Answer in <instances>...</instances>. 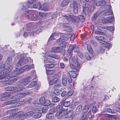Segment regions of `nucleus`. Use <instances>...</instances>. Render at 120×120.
Masks as SVG:
<instances>
[{"mask_svg":"<svg viewBox=\"0 0 120 120\" xmlns=\"http://www.w3.org/2000/svg\"><path fill=\"white\" fill-rule=\"evenodd\" d=\"M21 73V72L20 68H16L14 71H12L9 74L6 75H2L0 76V82H3L4 84L10 85L9 82L10 78L15 76L16 75H19Z\"/></svg>","mask_w":120,"mask_h":120,"instance_id":"f257e3e1","label":"nucleus"},{"mask_svg":"<svg viewBox=\"0 0 120 120\" xmlns=\"http://www.w3.org/2000/svg\"><path fill=\"white\" fill-rule=\"evenodd\" d=\"M29 93L28 92H26L24 93H21L14 96V100H11L4 102V105H7L11 104H12L16 102H18L19 101V99L24 97L26 95L28 94Z\"/></svg>","mask_w":120,"mask_h":120,"instance_id":"f03ea898","label":"nucleus"},{"mask_svg":"<svg viewBox=\"0 0 120 120\" xmlns=\"http://www.w3.org/2000/svg\"><path fill=\"white\" fill-rule=\"evenodd\" d=\"M54 107L55 110L57 111L56 114V116H59L60 118H63L66 112V110L62 108V106L60 105H58Z\"/></svg>","mask_w":120,"mask_h":120,"instance_id":"7ed1b4c3","label":"nucleus"},{"mask_svg":"<svg viewBox=\"0 0 120 120\" xmlns=\"http://www.w3.org/2000/svg\"><path fill=\"white\" fill-rule=\"evenodd\" d=\"M35 78L32 76H29L26 78H25L21 80V83L18 86L20 85V87H22V90L23 89V88L24 86H25L28 84L30 81L34 80ZM21 87H20V88Z\"/></svg>","mask_w":120,"mask_h":120,"instance_id":"20e7f679","label":"nucleus"},{"mask_svg":"<svg viewBox=\"0 0 120 120\" xmlns=\"http://www.w3.org/2000/svg\"><path fill=\"white\" fill-rule=\"evenodd\" d=\"M79 6V3L74 0H73L72 3H71L70 5V7L71 8H73V12L75 14H76L78 13V9Z\"/></svg>","mask_w":120,"mask_h":120,"instance_id":"39448f33","label":"nucleus"},{"mask_svg":"<svg viewBox=\"0 0 120 120\" xmlns=\"http://www.w3.org/2000/svg\"><path fill=\"white\" fill-rule=\"evenodd\" d=\"M21 85L18 86V87H16L15 86H8L6 87L5 88V90L7 91H15L17 90L18 91H21L22 90V87L20 88Z\"/></svg>","mask_w":120,"mask_h":120,"instance_id":"423d86ee","label":"nucleus"},{"mask_svg":"<svg viewBox=\"0 0 120 120\" xmlns=\"http://www.w3.org/2000/svg\"><path fill=\"white\" fill-rule=\"evenodd\" d=\"M64 18L67 19L68 21L69 22L74 21L76 22L78 19V17L76 16L73 15H70L69 16H67L66 15L63 16Z\"/></svg>","mask_w":120,"mask_h":120,"instance_id":"0eeeda50","label":"nucleus"},{"mask_svg":"<svg viewBox=\"0 0 120 120\" xmlns=\"http://www.w3.org/2000/svg\"><path fill=\"white\" fill-rule=\"evenodd\" d=\"M13 68L12 65H10L7 69H4V70H3L0 71V76L8 75V73Z\"/></svg>","mask_w":120,"mask_h":120,"instance_id":"6e6552de","label":"nucleus"},{"mask_svg":"<svg viewBox=\"0 0 120 120\" xmlns=\"http://www.w3.org/2000/svg\"><path fill=\"white\" fill-rule=\"evenodd\" d=\"M77 65L75 64H71L70 65V68L71 69L74 70L75 71H78L79 69H80V67H79L80 65V63L78 62L77 61H76Z\"/></svg>","mask_w":120,"mask_h":120,"instance_id":"1a4fd4ad","label":"nucleus"},{"mask_svg":"<svg viewBox=\"0 0 120 120\" xmlns=\"http://www.w3.org/2000/svg\"><path fill=\"white\" fill-rule=\"evenodd\" d=\"M61 50L63 52V55L65 54V50L62 49L60 47H52V51L55 53H59L61 52Z\"/></svg>","mask_w":120,"mask_h":120,"instance_id":"9d476101","label":"nucleus"},{"mask_svg":"<svg viewBox=\"0 0 120 120\" xmlns=\"http://www.w3.org/2000/svg\"><path fill=\"white\" fill-rule=\"evenodd\" d=\"M11 95L7 93L3 94L0 98V100L2 101H4L11 98Z\"/></svg>","mask_w":120,"mask_h":120,"instance_id":"9b49d317","label":"nucleus"},{"mask_svg":"<svg viewBox=\"0 0 120 120\" xmlns=\"http://www.w3.org/2000/svg\"><path fill=\"white\" fill-rule=\"evenodd\" d=\"M40 110L39 111L38 110L37 111H33L34 113L32 115V117L34 118L38 119L40 118L41 116V114L40 112Z\"/></svg>","mask_w":120,"mask_h":120,"instance_id":"f8f14e48","label":"nucleus"},{"mask_svg":"<svg viewBox=\"0 0 120 120\" xmlns=\"http://www.w3.org/2000/svg\"><path fill=\"white\" fill-rule=\"evenodd\" d=\"M23 112L22 111H19L16 113L14 114H13L11 116L12 118H16L19 116L23 118Z\"/></svg>","mask_w":120,"mask_h":120,"instance_id":"ddd939ff","label":"nucleus"},{"mask_svg":"<svg viewBox=\"0 0 120 120\" xmlns=\"http://www.w3.org/2000/svg\"><path fill=\"white\" fill-rule=\"evenodd\" d=\"M73 112L72 110H71L69 111L67 113V112L65 113L63 118L64 117L65 118H68L72 117H73Z\"/></svg>","mask_w":120,"mask_h":120,"instance_id":"4468645a","label":"nucleus"},{"mask_svg":"<svg viewBox=\"0 0 120 120\" xmlns=\"http://www.w3.org/2000/svg\"><path fill=\"white\" fill-rule=\"evenodd\" d=\"M34 67V65L33 64H32L30 65H27L23 67L22 69H21L20 68V69L21 72H22V71L21 70H23L24 71H28L31 68H33Z\"/></svg>","mask_w":120,"mask_h":120,"instance_id":"2eb2a0df","label":"nucleus"},{"mask_svg":"<svg viewBox=\"0 0 120 120\" xmlns=\"http://www.w3.org/2000/svg\"><path fill=\"white\" fill-rule=\"evenodd\" d=\"M35 30L33 32H30L29 33L31 35H32L33 36H35L36 35V34H38L41 31V30L37 28H35Z\"/></svg>","mask_w":120,"mask_h":120,"instance_id":"dca6fc26","label":"nucleus"},{"mask_svg":"<svg viewBox=\"0 0 120 120\" xmlns=\"http://www.w3.org/2000/svg\"><path fill=\"white\" fill-rule=\"evenodd\" d=\"M39 10H43L44 11H47L48 10V8L47 4L46 3L43 4L42 5L40 6V8L39 9Z\"/></svg>","mask_w":120,"mask_h":120,"instance_id":"f3484780","label":"nucleus"},{"mask_svg":"<svg viewBox=\"0 0 120 120\" xmlns=\"http://www.w3.org/2000/svg\"><path fill=\"white\" fill-rule=\"evenodd\" d=\"M85 8L83 9V11L85 14L87 13L90 7L89 4L88 3H85Z\"/></svg>","mask_w":120,"mask_h":120,"instance_id":"a211bd4d","label":"nucleus"},{"mask_svg":"<svg viewBox=\"0 0 120 120\" xmlns=\"http://www.w3.org/2000/svg\"><path fill=\"white\" fill-rule=\"evenodd\" d=\"M106 2L104 0H101L98 1L96 4V5L97 6H104L106 4Z\"/></svg>","mask_w":120,"mask_h":120,"instance_id":"6ab92c4d","label":"nucleus"},{"mask_svg":"<svg viewBox=\"0 0 120 120\" xmlns=\"http://www.w3.org/2000/svg\"><path fill=\"white\" fill-rule=\"evenodd\" d=\"M34 113V112L33 111H30L26 113L25 114H24L23 115V118L30 117Z\"/></svg>","mask_w":120,"mask_h":120,"instance_id":"aec40b11","label":"nucleus"},{"mask_svg":"<svg viewBox=\"0 0 120 120\" xmlns=\"http://www.w3.org/2000/svg\"><path fill=\"white\" fill-rule=\"evenodd\" d=\"M89 107L88 106H85L83 108L82 112H83V115L81 116L82 117L85 116L88 110Z\"/></svg>","mask_w":120,"mask_h":120,"instance_id":"412c9836","label":"nucleus"},{"mask_svg":"<svg viewBox=\"0 0 120 120\" xmlns=\"http://www.w3.org/2000/svg\"><path fill=\"white\" fill-rule=\"evenodd\" d=\"M31 11H29L28 13H31ZM25 16L26 17H27L29 19L32 20H34V16L32 14H30L29 15L28 14L25 15Z\"/></svg>","mask_w":120,"mask_h":120,"instance_id":"4be33fe9","label":"nucleus"},{"mask_svg":"<svg viewBox=\"0 0 120 120\" xmlns=\"http://www.w3.org/2000/svg\"><path fill=\"white\" fill-rule=\"evenodd\" d=\"M69 38L67 37H62L58 39L57 40V41L58 43L67 40Z\"/></svg>","mask_w":120,"mask_h":120,"instance_id":"5701e85b","label":"nucleus"},{"mask_svg":"<svg viewBox=\"0 0 120 120\" xmlns=\"http://www.w3.org/2000/svg\"><path fill=\"white\" fill-rule=\"evenodd\" d=\"M82 106L81 105H79L77 108L76 110V113L78 114L81 112L82 109Z\"/></svg>","mask_w":120,"mask_h":120,"instance_id":"b1692460","label":"nucleus"},{"mask_svg":"<svg viewBox=\"0 0 120 120\" xmlns=\"http://www.w3.org/2000/svg\"><path fill=\"white\" fill-rule=\"evenodd\" d=\"M24 57H22L19 60V61L17 63V65L19 67L22 66L23 64L24 60Z\"/></svg>","mask_w":120,"mask_h":120,"instance_id":"393cba45","label":"nucleus"},{"mask_svg":"<svg viewBox=\"0 0 120 120\" xmlns=\"http://www.w3.org/2000/svg\"><path fill=\"white\" fill-rule=\"evenodd\" d=\"M58 80L57 78H55L51 80H50L49 82L50 85H52L56 83Z\"/></svg>","mask_w":120,"mask_h":120,"instance_id":"a878e982","label":"nucleus"},{"mask_svg":"<svg viewBox=\"0 0 120 120\" xmlns=\"http://www.w3.org/2000/svg\"><path fill=\"white\" fill-rule=\"evenodd\" d=\"M37 84V82L36 81H34L32 82L30 84L28 85L26 88H29L33 87L35 86Z\"/></svg>","mask_w":120,"mask_h":120,"instance_id":"bb28decb","label":"nucleus"},{"mask_svg":"<svg viewBox=\"0 0 120 120\" xmlns=\"http://www.w3.org/2000/svg\"><path fill=\"white\" fill-rule=\"evenodd\" d=\"M56 70H46V72L47 75H51L56 72Z\"/></svg>","mask_w":120,"mask_h":120,"instance_id":"cd10ccee","label":"nucleus"},{"mask_svg":"<svg viewBox=\"0 0 120 120\" xmlns=\"http://www.w3.org/2000/svg\"><path fill=\"white\" fill-rule=\"evenodd\" d=\"M76 47V46L71 45L70 46L68 49V53H70L73 49H74Z\"/></svg>","mask_w":120,"mask_h":120,"instance_id":"c85d7f7f","label":"nucleus"},{"mask_svg":"<svg viewBox=\"0 0 120 120\" xmlns=\"http://www.w3.org/2000/svg\"><path fill=\"white\" fill-rule=\"evenodd\" d=\"M87 50L90 53L92 54L93 52V50L90 45L89 44L87 45Z\"/></svg>","mask_w":120,"mask_h":120,"instance_id":"c756f323","label":"nucleus"},{"mask_svg":"<svg viewBox=\"0 0 120 120\" xmlns=\"http://www.w3.org/2000/svg\"><path fill=\"white\" fill-rule=\"evenodd\" d=\"M46 101L45 98L44 97H41L39 99V101L41 104L43 105L45 104Z\"/></svg>","mask_w":120,"mask_h":120,"instance_id":"7c9ffc66","label":"nucleus"},{"mask_svg":"<svg viewBox=\"0 0 120 120\" xmlns=\"http://www.w3.org/2000/svg\"><path fill=\"white\" fill-rule=\"evenodd\" d=\"M69 3L68 0H64L61 4L62 7H64L68 5Z\"/></svg>","mask_w":120,"mask_h":120,"instance_id":"2f4dec72","label":"nucleus"},{"mask_svg":"<svg viewBox=\"0 0 120 120\" xmlns=\"http://www.w3.org/2000/svg\"><path fill=\"white\" fill-rule=\"evenodd\" d=\"M95 37L96 39L100 40H104L105 39L104 37L101 36H95Z\"/></svg>","mask_w":120,"mask_h":120,"instance_id":"473e14b6","label":"nucleus"},{"mask_svg":"<svg viewBox=\"0 0 120 120\" xmlns=\"http://www.w3.org/2000/svg\"><path fill=\"white\" fill-rule=\"evenodd\" d=\"M67 76L68 77L67 79L68 82L69 83H71L72 82V80L70 74L69 73H68L67 74Z\"/></svg>","mask_w":120,"mask_h":120,"instance_id":"72a5a7b5","label":"nucleus"},{"mask_svg":"<svg viewBox=\"0 0 120 120\" xmlns=\"http://www.w3.org/2000/svg\"><path fill=\"white\" fill-rule=\"evenodd\" d=\"M104 28L112 31L114 30V27L112 26H105L104 27Z\"/></svg>","mask_w":120,"mask_h":120,"instance_id":"f704fd0d","label":"nucleus"},{"mask_svg":"<svg viewBox=\"0 0 120 120\" xmlns=\"http://www.w3.org/2000/svg\"><path fill=\"white\" fill-rule=\"evenodd\" d=\"M71 61H72V63H73L74 64H75L76 65V63H77L76 61H77L78 62L80 63L79 61H78V60L76 58L75 56H73L71 58Z\"/></svg>","mask_w":120,"mask_h":120,"instance_id":"c9c22d12","label":"nucleus"},{"mask_svg":"<svg viewBox=\"0 0 120 120\" xmlns=\"http://www.w3.org/2000/svg\"><path fill=\"white\" fill-rule=\"evenodd\" d=\"M46 117L48 119H51L53 118L54 116L53 114L49 113L46 115Z\"/></svg>","mask_w":120,"mask_h":120,"instance_id":"e433bc0d","label":"nucleus"},{"mask_svg":"<svg viewBox=\"0 0 120 120\" xmlns=\"http://www.w3.org/2000/svg\"><path fill=\"white\" fill-rule=\"evenodd\" d=\"M61 91L59 89H56L54 91V93L57 95H59L61 94Z\"/></svg>","mask_w":120,"mask_h":120,"instance_id":"4c0bfd02","label":"nucleus"},{"mask_svg":"<svg viewBox=\"0 0 120 120\" xmlns=\"http://www.w3.org/2000/svg\"><path fill=\"white\" fill-rule=\"evenodd\" d=\"M17 110L18 109L17 108H15L9 110L8 111V113L9 114H12V115H12L13 114V113H14L15 112H16Z\"/></svg>","mask_w":120,"mask_h":120,"instance_id":"58836bf2","label":"nucleus"},{"mask_svg":"<svg viewBox=\"0 0 120 120\" xmlns=\"http://www.w3.org/2000/svg\"><path fill=\"white\" fill-rule=\"evenodd\" d=\"M54 64H47L45 65V68H52L55 66Z\"/></svg>","mask_w":120,"mask_h":120,"instance_id":"ea45409f","label":"nucleus"},{"mask_svg":"<svg viewBox=\"0 0 120 120\" xmlns=\"http://www.w3.org/2000/svg\"><path fill=\"white\" fill-rule=\"evenodd\" d=\"M5 64L1 62L0 63V71H2L3 69L5 68Z\"/></svg>","mask_w":120,"mask_h":120,"instance_id":"a19ab883","label":"nucleus"},{"mask_svg":"<svg viewBox=\"0 0 120 120\" xmlns=\"http://www.w3.org/2000/svg\"><path fill=\"white\" fill-rule=\"evenodd\" d=\"M108 21V22H112L114 20V17H109L107 18Z\"/></svg>","mask_w":120,"mask_h":120,"instance_id":"79ce46f5","label":"nucleus"},{"mask_svg":"<svg viewBox=\"0 0 120 120\" xmlns=\"http://www.w3.org/2000/svg\"><path fill=\"white\" fill-rule=\"evenodd\" d=\"M75 71H70L71 73H69L71 74V75L73 78H75L76 77L77 75L76 73H75Z\"/></svg>","mask_w":120,"mask_h":120,"instance_id":"37998d69","label":"nucleus"},{"mask_svg":"<svg viewBox=\"0 0 120 120\" xmlns=\"http://www.w3.org/2000/svg\"><path fill=\"white\" fill-rule=\"evenodd\" d=\"M78 19H79L82 22H83L85 21V17L83 16L82 15H79L78 17Z\"/></svg>","mask_w":120,"mask_h":120,"instance_id":"c03bdc74","label":"nucleus"},{"mask_svg":"<svg viewBox=\"0 0 120 120\" xmlns=\"http://www.w3.org/2000/svg\"><path fill=\"white\" fill-rule=\"evenodd\" d=\"M41 3L40 2H38L37 4H34L33 6V8H37L38 7H39V9L40 8V6H41Z\"/></svg>","mask_w":120,"mask_h":120,"instance_id":"a18cd8bd","label":"nucleus"},{"mask_svg":"<svg viewBox=\"0 0 120 120\" xmlns=\"http://www.w3.org/2000/svg\"><path fill=\"white\" fill-rule=\"evenodd\" d=\"M67 43L65 42H64L59 44V45L63 48H65L67 44Z\"/></svg>","mask_w":120,"mask_h":120,"instance_id":"49530a36","label":"nucleus"},{"mask_svg":"<svg viewBox=\"0 0 120 120\" xmlns=\"http://www.w3.org/2000/svg\"><path fill=\"white\" fill-rule=\"evenodd\" d=\"M12 62V59L11 57H9L6 61V63L8 64H11Z\"/></svg>","mask_w":120,"mask_h":120,"instance_id":"de8ad7c7","label":"nucleus"},{"mask_svg":"<svg viewBox=\"0 0 120 120\" xmlns=\"http://www.w3.org/2000/svg\"><path fill=\"white\" fill-rule=\"evenodd\" d=\"M49 56L50 57L54 58L56 59H60L59 56L56 54L52 55H51Z\"/></svg>","mask_w":120,"mask_h":120,"instance_id":"09e8293b","label":"nucleus"},{"mask_svg":"<svg viewBox=\"0 0 120 120\" xmlns=\"http://www.w3.org/2000/svg\"><path fill=\"white\" fill-rule=\"evenodd\" d=\"M60 100V98L57 97H54L53 98L52 100V101L54 102H58Z\"/></svg>","mask_w":120,"mask_h":120,"instance_id":"8fccbe9b","label":"nucleus"},{"mask_svg":"<svg viewBox=\"0 0 120 120\" xmlns=\"http://www.w3.org/2000/svg\"><path fill=\"white\" fill-rule=\"evenodd\" d=\"M28 60H30V63H31L33 62V60H32L31 59V58L30 57H28V59H26L24 61V63L27 64L29 62Z\"/></svg>","mask_w":120,"mask_h":120,"instance_id":"3c124183","label":"nucleus"},{"mask_svg":"<svg viewBox=\"0 0 120 120\" xmlns=\"http://www.w3.org/2000/svg\"><path fill=\"white\" fill-rule=\"evenodd\" d=\"M51 102L49 100H46L45 104H44V105L48 106H49L51 104Z\"/></svg>","mask_w":120,"mask_h":120,"instance_id":"603ef678","label":"nucleus"},{"mask_svg":"<svg viewBox=\"0 0 120 120\" xmlns=\"http://www.w3.org/2000/svg\"><path fill=\"white\" fill-rule=\"evenodd\" d=\"M25 101H19V102H16L14 104H18V105H17L19 106V105H23L24 104H25Z\"/></svg>","mask_w":120,"mask_h":120,"instance_id":"864d4df0","label":"nucleus"},{"mask_svg":"<svg viewBox=\"0 0 120 120\" xmlns=\"http://www.w3.org/2000/svg\"><path fill=\"white\" fill-rule=\"evenodd\" d=\"M103 44L104 45V47L108 48H109L110 47L109 44L106 42H104Z\"/></svg>","mask_w":120,"mask_h":120,"instance_id":"5fc2aeb1","label":"nucleus"},{"mask_svg":"<svg viewBox=\"0 0 120 120\" xmlns=\"http://www.w3.org/2000/svg\"><path fill=\"white\" fill-rule=\"evenodd\" d=\"M112 12H111V11H109L108 10L105 12L104 14V15H105L107 16L112 15Z\"/></svg>","mask_w":120,"mask_h":120,"instance_id":"6e6d98bb","label":"nucleus"},{"mask_svg":"<svg viewBox=\"0 0 120 120\" xmlns=\"http://www.w3.org/2000/svg\"><path fill=\"white\" fill-rule=\"evenodd\" d=\"M58 34L56 33H54L52 34L51 36L50 37V38H52V39H55V38H56V37H55L56 36H58Z\"/></svg>","mask_w":120,"mask_h":120,"instance_id":"4d7b16f0","label":"nucleus"},{"mask_svg":"<svg viewBox=\"0 0 120 120\" xmlns=\"http://www.w3.org/2000/svg\"><path fill=\"white\" fill-rule=\"evenodd\" d=\"M85 57L86 59L87 60H90L91 59V57L89 54L87 52H86L85 53Z\"/></svg>","mask_w":120,"mask_h":120,"instance_id":"13d9d810","label":"nucleus"},{"mask_svg":"<svg viewBox=\"0 0 120 120\" xmlns=\"http://www.w3.org/2000/svg\"><path fill=\"white\" fill-rule=\"evenodd\" d=\"M70 104V103L69 101L65 102L63 104L64 105L65 107H68V106Z\"/></svg>","mask_w":120,"mask_h":120,"instance_id":"bf43d9fd","label":"nucleus"},{"mask_svg":"<svg viewBox=\"0 0 120 120\" xmlns=\"http://www.w3.org/2000/svg\"><path fill=\"white\" fill-rule=\"evenodd\" d=\"M32 100V99L31 98H29L26 99L25 101L26 103H30Z\"/></svg>","mask_w":120,"mask_h":120,"instance_id":"052dcab7","label":"nucleus"},{"mask_svg":"<svg viewBox=\"0 0 120 120\" xmlns=\"http://www.w3.org/2000/svg\"><path fill=\"white\" fill-rule=\"evenodd\" d=\"M42 112L43 113H45L48 110V108L47 107H44L42 109Z\"/></svg>","mask_w":120,"mask_h":120,"instance_id":"680f3d73","label":"nucleus"},{"mask_svg":"<svg viewBox=\"0 0 120 120\" xmlns=\"http://www.w3.org/2000/svg\"><path fill=\"white\" fill-rule=\"evenodd\" d=\"M44 62L45 63H49V58H45L44 59Z\"/></svg>","mask_w":120,"mask_h":120,"instance_id":"e2e57ef3","label":"nucleus"},{"mask_svg":"<svg viewBox=\"0 0 120 120\" xmlns=\"http://www.w3.org/2000/svg\"><path fill=\"white\" fill-rule=\"evenodd\" d=\"M56 111V110H55V109L54 107L53 108H52L50 110L49 112L53 114Z\"/></svg>","mask_w":120,"mask_h":120,"instance_id":"0e129e2a","label":"nucleus"},{"mask_svg":"<svg viewBox=\"0 0 120 120\" xmlns=\"http://www.w3.org/2000/svg\"><path fill=\"white\" fill-rule=\"evenodd\" d=\"M39 15L42 17H43L44 16H46L47 14L45 13H43L42 12H39Z\"/></svg>","mask_w":120,"mask_h":120,"instance_id":"69168bd1","label":"nucleus"},{"mask_svg":"<svg viewBox=\"0 0 120 120\" xmlns=\"http://www.w3.org/2000/svg\"><path fill=\"white\" fill-rule=\"evenodd\" d=\"M97 109H96V107L94 106H93L92 108V112L94 113H95L97 111Z\"/></svg>","mask_w":120,"mask_h":120,"instance_id":"338daca9","label":"nucleus"},{"mask_svg":"<svg viewBox=\"0 0 120 120\" xmlns=\"http://www.w3.org/2000/svg\"><path fill=\"white\" fill-rule=\"evenodd\" d=\"M77 55L80 58H82L83 57V54L81 52H78L77 53Z\"/></svg>","mask_w":120,"mask_h":120,"instance_id":"774afa93","label":"nucleus"}]
</instances>
